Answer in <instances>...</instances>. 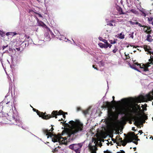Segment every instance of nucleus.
<instances>
[{
    "instance_id": "nucleus-1",
    "label": "nucleus",
    "mask_w": 153,
    "mask_h": 153,
    "mask_svg": "<svg viewBox=\"0 0 153 153\" xmlns=\"http://www.w3.org/2000/svg\"><path fill=\"white\" fill-rule=\"evenodd\" d=\"M68 123H66L67 126L69 128L66 132L67 137H63L53 134L51 133V131L54 129L53 128L49 130L43 129V131L47 136V138L50 137L54 143L57 142L59 145H66L68 142L73 141L76 139L79 133L85 131L83 124L79 120H76L75 121L72 120L69 121Z\"/></svg>"
},
{
    "instance_id": "nucleus-2",
    "label": "nucleus",
    "mask_w": 153,
    "mask_h": 153,
    "mask_svg": "<svg viewBox=\"0 0 153 153\" xmlns=\"http://www.w3.org/2000/svg\"><path fill=\"white\" fill-rule=\"evenodd\" d=\"M149 62L145 65L143 64L142 67L137 62H134V65H131L129 63V66L131 68L141 72L144 74L147 75L148 74L147 72L149 71V69L153 68V61L151 59H149Z\"/></svg>"
},
{
    "instance_id": "nucleus-3",
    "label": "nucleus",
    "mask_w": 153,
    "mask_h": 153,
    "mask_svg": "<svg viewBox=\"0 0 153 153\" xmlns=\"http://www.w3.org/2000/svg\"><path fill=\"white\" fill-rule=\"evenodd\" d=\"M34 111H36L37 113V115L39 116L40 117H41L42 118L44 119H48L51 118V117H55L56 118L57 117L56 116L57 115H62L63 117L65 118V114H67V113L66 112L65 114H64L65 112L62 110H60L59 111H54L52 113V115L48 114V115H45L44 114L43 112H41L39 111L38 110H36L35 108L33 109Z\"/></svg>"
},
{
    "instance_id": "nucleus-4",
    "label": "nucleus",
    "mask_w": 153,
    "mask_h": 153,
    "mask_svg": "<svg viewBox=\"0 0 153 153\" xmlns=\"http://www.w3.org/2000/svg\"><path fill=\"white\" fill-rule=\"evenodd\" d=\"M84 143V142L72 144L69 146V148L74 150L76 153H80L81 148Z\"/></svg>"
},
{
    "instance_id": "nucleus-5",
    "label": "nucleus",
    "mask_w": 153,
    "mask_h": 153,
    "mask_svg": "<svg viewBox=\"0 0 153 153\" xmlns=\"http://www.w3.org/2000/svg\"><path fill=\"white\" fill-rule=\"evenodd\" d=\"M13 120L15 121L16 122V123H15V125L21 127L23 129H25L23 126H21L22 125L21 122L19 120L18 117L16 116V114H14V113H13V114L12 115V118L11 120L12 121Z\"/></svg>"
},
{
    "instance_id": "nucleus-6",
    "label": "nucleus",
    "mask_w": 153,
    "mask_h": 153,
    "mask_svg": "<svg viewBox=\"0 0 153 153\" xmlns=\"http://www.w3.org/2000/svg\"><path fill=\"white\" fill-rule=\"evenodd\" d=\"M145 122V121L143 119L141 118H139L136 119L134 122V124L135 125H143Z\"/></svg>"
},
{
    "instance_id": "nucleus-7",
    "label": "nucleus",
    "mask_w": 153,
    "mask_h": 153,
    "mask_svg": "<svg viewBox=\"0 0 153 153\" xmlns=\"http://www.w3.org/2000/svg\"><path fill=\"white\" fill-rule=\"evenodd\" d=\"M139 11L140 12L141 15L144 17H146L149 14L148 11H146L145 9H143V8H141L139 9Z\"/></svg>"
},
{
    "instance_id": "nucleus-8",
    "label": "nucleus",
    "mask_w": 153,
    "mask_h": 153,
    "mask_svg": "<svg viewBox=\"0 0 153 153\" xmlns=\"http://www.w3.org/2000/svg\"><path fill=\"white\" fill-rule=\"evenodd\" d=\"M89 148L91 153H97L96 151L97 150V148L96 146H89Z\"/></svg>"
},
{
    "instance_id": "nucleus-9",
    "label": "nucleus",
    "mask_w": 153,
    "mask_h": 153,
    "mask_svg": "<svg viewBox=\"0 0 153 153\" xmlns=\"http://www.w3.org/2000/svg\"><path fill=\"white\" fill-rule=\"evenodd\" d=\"M116 114L117 116L119 115L123 116L125 114L124 110L122 108H119L118 109L116 112Z\"/></svg>"
},
{
    "instance_id": "nucleus-10",
    "label": "nucleus",
    "mask_w": 153,
    "mask_h": 153,
    "mask_svg": "<svg viewBox=\"0 0 153 153\" xmlns=\"http://www.w3.org/2000/svg\"><path fill=\"white\" fill-rule=\"evenodd\" d=\"M152 97V96L150 94H147L145 96H144L143 98V99L145 101L148 100L151 101Z\"/></svg>"
},
{
    "instance_id": "nucleus-11",
    "label": "nucleus",
    "mask_w": 153,
    "mask_h": 153,
    "mask_svg": "<svg viewBox=\"0 0 153 153\" xmlns=\"http://www.w3.org/2000/svg\"><path fill=\"white\" fill-rule=\"evenodd\" d=\"M91 107H89L88 109H87L86 110L82 111V113L85 116H86L87 115L89 114H90L89 111L91 108Z\"/></svg>"
},
{
    "instance_id": "nucleus-12",
    "label": "nucleus",
    "mask_w": 153,
    "mask_h": 153,
    "mask_svg": "<svg viewBox=\"0 0 153 153\" xmlns=\"http://www.w3.org/2000/svg\"><path fill=\"white\" fill-rule=\"evenodd\" d=\"M25 39L27 42H28V45L29 44H32L33 42L32 39L29 36L26 37Z\"/></svg>"
},
{
    "instance_id": "nucleus-13",
    "label": "nucleus",
    "mask_w": 153,
    "mask_h": 153,
    "mask_svg": "<svg viewBox=\"0 0 153 153\" xmlns=\"http://www.w3.org/2000/svg\"><path fill=\"white\" fill-rule=\"evenodd\" d=\"M117 10L119 12L120 14H126V13L123 12L122 8L120 7H119L118 8H117Z\"/></svg>"
},
{
    "instance_id": "nucleus-14",
    "label": "nucleus",
    "mask_w": 153,
    "mask_h": 153,
    "mask_svg": "<svg viewBox=\"0 0 153 153\" xmlns=\"http://www.w3.org/2000/svg\"><path fill=\"white\" fill-rule=\"evenodd\" d=\"M45 40L47 41H50L51 39L49 36V34L48 33H46L45 34Z\"/></svg>"
},
{
    "instance_id": "nucleus-15",
    "label": "nucleus",
    "mask_w": 153,
    "mask_h": 153,
    "mask_svg": "<svg viewBox=\"0 0 153 153\" xmlns=\"http://www.w3.org/2000/svg\"><path fill=\"white\" fill-rule=\"evenodd\" d=\"M151 37V36L150 34L148 35L147 36L146 40L149 42H152L153 39H152Z\"/></svg>"
},
{
    "instance_id": "nucleus-16",
    "label": "nucleus",
    "mask_w": 153,
    "mask_h": 153,
    "mask_svg": "<svg viewBox=\"0 0 153 153\" xmlns=\"http://www.w3.org/2000/svg\"><path fill=\"white\" fill-rule=\"evenodd\" d=\"M98 38L100 41H102L105 43H107L108 41L106 39H103L102 37H99Z\"/></svg>"
},
{
    "instance_id": "nucleus-17",
    "label": "nucleus",
    "mask_w": 153,
    "mask_h": 153,
    "mask_svg": "<svg viewBox=\"0 0 153 153\" xmlns=\"http://www.w3.org/2000/svg\"><path fill=\"white\" fill-rule=\"evenodd\" d=\"M144 28H147V30L148 31V33H151V27H147V26H144Z\"/></svg>"
},
{
    "instance_id": "nucleus-18",
    "label": "nucleus",
    "mask_w": 153,
    "mask_h": 153,
    "mask_svg": "<svg viewBox=\"0 0 153 153\" xmlns=\"http://www.w3.org/2000/svg\"><path fill=\"white\" fill-rule=\"evenodd\" d=\"M38 24L39 26L43 27L46 26L45 24L42 21L39 22L38 23Z\"/></svg>"
},
{
    "instance_id": "nucleus-19",
    "label": "nucleus",
    "mask_w": 153,
    "mask_h": 153,
    "mask_svg": "<svg viewBox=\"0 0 153 153\" xmlns=\"http://www.w3.org/2000/svg\"><path fill=\"white\" fill-rule=\"evenodd\" d=\"M119 38L120 39H123L124 38V35L122 34V33H121L119 35Z\"/></svg>"
},
{
    "instance_id": "nucleus-20",
    "label": "nucleus",
    "mask_w": 153,
    "mask_h": 153,
    "mask_svg": "<svg viewBox=\"0 0 153 153\" xmlns=\"http://www.w3.org/2000/svg\"><path fill=\"white\" fill-rule=\"evenodd\" d=\"M130 11L135 14H137L138 13V11L134 9H131Z\"/></svg>"
},
{
    "instance_id": "nucleus-21",
    "label": "nucleus",
    "mask_w": 153,
    "mask_h": 153,
    "mask_svg": "<svg viewBox=\"0 0 153 153\" xmlns=\"http://www.w3.org/2000/svg\"><path fill=\"white\" fill-rule=\"evenodd\" d=\"M67 39V40H68L70 43H71V42L68 39H67L65 37H64V36H62L61 38H59V40H63V39Z\"/></svg>"
},
{
    "instance_id": "nucleus-22",
    "label": "nucleus",
    "mask_w": 153,
    "mask_h": 153,
    "mask_svg": "<svg viewBox=\"0 0 153 153\" xmlns=\"http://www.w3.org/2000/svg\"><path fill=\"white\" fill-rule=\"evenodd\" d=\"M5 33L4 32L0 30V35L1 37H3L5 36Z\"/></svg>"
},
{
    "instance_id": "nucleus-23",
    "label": "nucleus",
    "mask_w": 153,
    "mask_h": 153,
    "mask_svg": "<svg viewBox=\"0 0 153 153\" xmlns=\"http://www.w3.org/2000/svg\"><path fill=\"white\" fill-rule=\"evenodd\" d=\"M153 18L152 17H150L148 18V20L149 21V22L150 24V23L153 20Z\"/></svg>"
},
{
    "instance_id": "nucleus-24",
    "label": "nucleus",
    "mask_w": 153,
    "mask_h": 153,
    "mask_svg": "<svg viewBox=\"0 0 153 153\" xmlns=\"http://www.w3.org/2000/svg\"><path fill=\"white\" fill-rule=\"evenodd\" d=\"M108 47V46L107 45V43L103 44L102 48H106Z\"/></svg>"
},
{
    "instance_id": "nucleus-25",
    "label": "nucleus",
    "mask_w": 153,
    "mask_h": 153,
    "mask_svg": "<svg viewBox=\"0 0 153 153\" xmlns=\"http://www.w3.org/2000/svg\"><path fill=\"white\" fill-rule=\"evenodd\" d=\"M129 22L132 25H136V22H133L131 21H129Z\"/></svg>"
},
{
    "instance_id": "nucleus-26",
    "label": "nucleus",
    "mask_w": 153,
    "mask_h": 153,
    "mask_svg": "<svg viewBox=\"0 0 153 153\" xmlns=\"http://www.w3.org/2000/svg\"><path fill=\"white\" fill-rule=\"evenodd\" d=\"M6 35L7 36H8L9 35L12 36L13 34L12 33V32H7L6 33Z\"/></svg>"
},
{
    "instance_id": "nucleus-27",
    "label": "nucleus",
    "mask_w": 153,
    "mask_h": 153,
    "mask_svg": "<svg viewBox=\"0 0 153 153\" xmlns=\"http://www.w3.org/2000/svg\"><path fill=\"white\" fill-rule=\"evenodd\" d=\"M110 42L111 44H114L116 43V42L115 40L113 41L112 40H110L109 41Z\"/></svg>"
},
{
    "instance_id": "nucleus-28",
    "label": "nucleus",
    "mask_w": 153,
    "mask_h": 153,
    "mask_svg": "<svg viewBox=\"0 0 153 153\" xmlns=\"http://www.w3.org/2000/svg\"><path fill=\"white\" fill-rule=\"evenodd\" d=\"M136 25H138L139 26H140V27H144V25H141L138 22H136Z\"/></svg>"
},
{
    "instance_id": "nucleus-29",
    "label": "nucleus",
    "mask_w": 153,
    "mask_h": 153,
    "mask_svg": "<svg viewBox=\"0 0 153 153\" xmlns=\"http://www.w3.org/2000/svg\"><path fill=\"white\" fill-rule=\"evenodd\" d=\"M134 33L133 32H132L131 33L129 34V35L130 36V37L132 39H133V38H134V36H133Z\"/></svg>"
},
{
    "instance_id": "nucleus-30",
    "label": "nucleus",
    "mask_w": 153,
    "mask_h": 153,
    "mask_svg": "<svg viewBox=\"0 0 153 153\" xmlns=\"http://www.w3.org/2000/svg\"><path fill=\"white\" fill-rule=\"evenodd\" d=\"M116 47L115 46H114L115 49L113 50L112 51L114 53H115L117 50V49H116Z\"/></svg>"
},
{
    "instance_id": "nucleus-31",
    "label": "nucleus",
    "mask_w": 153,
    "mask_h": 153,
    "mask_svg": "<svg viewBox=\"0 0 153 153\" xmlns=\"http://www.w3.org/2000/svg\"><path fill=\"white\" fill-rule=\"evenodd\" d=\"M98 45L100 46V47L101 48H102L103 46V43H99L98 44Z\"/></svg>"
},
{
    "instance_id": "nucleus-32",
    "label": "nucleus",
    "mask_w": 153,
    "mask_h": 153,
    "mask_svg": "<svg viewBox=\"0 0 153 153\" xmlns=\"http://www.w3.org/2000/svg\"><path fill=\"white\" fill-rule=\"evenodd\" d=\"M100 66H103L104 65V63L102 61H101L100 62Z\"/></svg>"
},
{
    "instance_id": "nucleus-33",
    "label": "nucleus",
    "mask_w": 153,
    "mask_h": 153,
    "mask_svg": "<svg viewBox=\"0 0 153 153\" xmlns=\"http://www.w3.org/2000/svg\"><path fill=\"white\" fill-rule=\"evenodd\" d=\"M107 25L110 26H113V24L111 22H109L108 23H107Z\"/></svg>"
},
{
    "instance_id": "nucleus-34",
    "label": "nucleus",
    "mask_w": 153,
    "mask_h": 153,
    "mask_svg": "<svg viewBox=\"0 0 153 153\" xmlns=\"http://www.w3.org/2000/svg\"><path fill=\"white\" fill-rule=\"evenodd\" d=\"M50 34L52 36V37H54V35L53 32L51 31H50Z\"/></svg>"
},
{
    "instance_id": "nucleus-35",
    "label": "nucleus",
    "mask_w": 153,
    "mask_h": 153,
    "mask_svg": "<svg viewBox=\"0 0 153 153\" xmlns=\"http://www.w3.org/2000/svg\"><path fill=\"white\" fill-rule=\"evenodd\" d=\"M8 46V45H7L6 46H3L2 47V50H4L5 48L7 47Z\"/></svg>"
},
{
    "instance_id": "nucleus-36",
    "label": "nucleus",
    "mask_w": 153,
    "mask_h": 153,
    "mask_svg": "<svg viewBox=\"0 0 153 153\" xmlns=\"http://www.w3.org/2000/svg\"><path fill=\"white\" fill-rule=\"evenodd\" d=\"M117 153H125V152L123 150H121L120 152H117Z\"/></svg>"
},
{
    "instance_id": "nucleus-37",
    "label": "nucleus",
    "mask_w": 153,
    "mask_h": 153,
    "mask_svg": "<svg viewBox=\"0 0 153 153\" xmlns=\"http://www.w3.org/2000/svg\"><path fill=\"white\" fill-rule=\"evenodd\" d=\"M12 36H14V35H16L17 34V33L15 32H12Z\"/></svg>"
},
{
    "instance_id": "nucleus-38",
    "label": "nucleus",
    "mask_w": 153,
    "mask_h": 153,
    "mask_svg": "<svg viewBox=\"0 0 153 153\" xmlns=\"http://www.w3.org/2000/svg\"><path fill=\"white\" fill-rule=\"evenodd\" d=\"M125 56H126V59H128L130 58L129 56V55L128 54L127 55H126V53H125Z\"/></svg>"
},
{
    "instance_id": "nucleus-39",
    "label": "nucleus",
    "mask_w": 153,
    "mask_h": 153,
    "mask_svg": "<svg viewBox=\"0 0 153 153\" xmlns=\"http://www.w3.org/2000/svg\"><path fill=\"white\" fill-rule=\"evenodd\" d=\"M127 143H131V142H132V141L130 139H128L127 140Z\"/></svg>"
},
{
    "instance_id": "nucleus-40",
    "label": "nucleus",
    "mask_w": 153,
    "mask_h": 153,
    "mask_svg": "<svg viewBox=\"0 0 153 153\" xmlns=\"http://www.w3.org/2000/svg\"><path fill=\"white\" fill-rule=\"evenodd\" d=\"M107 45L108 46V47H109L110 48H111V46H112V45H111L108 42L107 43Z\"/></svg>"
},
{
    "instance_id": "nucleus-41",
    "label": "nucleus",
    "mask_w": 153,
    "mask_h": 153,
    "mask_svg": "<svg viewBox=\"0 0 153 153\" xmlns=\"http://www.w3.org/2000/svg\"><path fill=\"white\" fill-rule=\"evenodd\" d=\"M133 137H135V138H137V135H136L135 134V133H134V134L133 135Z\"/></svg>"
},
{
    "instance_id": "nucleus-42",
    "label": "nucleus",
    "mask_w": 153,
    "mask_h": 153,
    "mask_svg": "<svg viewBox=\"0 0 153 153\" xmlns=\"http://www.w3.org/2000/svg\"><path fill=\"white\" fill-rule=\"evenodd\" d=\"M30 133L33 135V136H34V137H36L38 139H39V138L38 137L36 136L35 135H34V134H33Z\"/></svg>"
},
{
    "instance_id": "nucleus-43",
    "label": "nucleus",
    "mask_w": 153,
    "mask_h": 153,
    "mask_svg": "<svg viewBox=\"0 0 153 153\" xmlns=\"http://www.w3.org/2000/svg\"><path fill=\"white\" fill-rule=\"evenodd\" d=\"M37 14L39 16V17H42L41 14L39 13H37Z\"/></svg>"
},
{
    "instance_id": "nucleus-44",
    "label": "nucleus",
    "mask_w": 153,
    "mask_h": 153,
    "mask_svg": "<svg viewBox=\"0 0 153 153\" xmlns=\"http://www.w3.org/2000/svg\"><path fill=\"white\" fill-rule=\"evenodd\" d=\"M149 53L150 54H152V55H153V51H149Z\"/></svg>"
},
{
    "instance_id": "nucleus-45",
    "label": "nucleus",
    "mask_w": 153,
    "mask_h": 153,
    "mask_svg": "<svg viewBox=\"0 0 153 153\" xmlns=\"http://www.w3.org/2000/svg\"><path fill=\"white\" fill-rule=\"evenodd\" d=\"M126 143L124 142L123 143L122 145L124 146H125L126 145Z\"/></svg>"
},
{
    "instance_id": "nucleus-46",
    "label": "nucleus",
    "mask_w": 153,
    "mask_h": 153,
    "mask_svg": "<svg viewBox=\"0 0 153 153\" xmlns=\"http://www.w3.org/2000/svg\"><path fill=\"white\" fill-rule=\"evenodd\" d=\"M137 107H138V109L139 110H140L141 109V107H140V105H137Z\"/></svg>"
},
{
    "instance_id": "nucleus-47",
    "label": "nucleus",
    "mask_w": 153,
    "mask_h": 153,
    "mask_svg": "<svg viewBox=\"0 0 153 153\" xmlns=\"http://www.w3.org/2000/svg\"><path fill=\"white\" fill-rule=\"evenodd\" d=\"M93 68H94V69H96L97 70H98L97 68V67H95L94 65H93Z\"/></svg>"
},
{
    "instance_id": "nucleus-48",
    "label": "nucleus",
    "mask_w": 153,
    "mask_h": 153,
    "mask_svg": "<svg viewBox=\"0 0 153 153\" xmlns=\"http://www.w3.org/2000/svg\"><path fill=\"white\" fill-rule=\"evenodd\" d=\"M132 142L133 143L135 144L136 145L137 144H138V142H135V141H133Z\"/></svg>"
},
{
    "instance_id": "nucleus-49",
    "label": "nucleus",
    "mask_w": 153,
    "mask_h": 153,
    "mask_svg": "<svg viewBox=\"0 0 153 153\" xmlns=\"http://www.w3.org/2000/svg\"><path fill=\"white\" fill-rule=\"evenodd\" d=\"M81 109V108L80 107H78L77 108V110L78 111H79Z\"/></svg>"
},
{
    "instance_id": "nucleus-50",
    "label": "nucleus",
    "mask_w": 153,
    "mask_h": 153,
    "mask_svg": "<svg viewBox=\"0 0 153 153\" xmlns=\"http://www.w3.org/2000/svg\"><path fill=\"white\" fill-rule=\"evenodd\" d=\"M121 100L123 102H125V99H122Z\"/></svg>"
},
{
    "instance_id": "nucleus-51",
    "label": "nucleus",
    "mask_w": 153,
    "mask_h": 153,
    "mask_svg": "<svg viewBox=\"0 0 153 153\" xmlns=\"http://www.w3.org/2000/svg\"><path fill=\"white\" fill-rule=\"evenodd\" d=\"M139 133H140V134H142V133H143V132H142V130H140L139 131Z\"/></svg>"
},
{
    "instance_id": "nucleus-52",
    "label": "nucleus",
    "mask_w": 153,
    "mask_h": 153,
    "mask_svg": "<svg viewBox=\"0 0 153 153\" xmlns=\"http://www.w3.org/2000/svg\"><path fill=\"white\" fill-rule=\"evenodd\" d=\"M144 30L145 32H146V33H148V31L147 30V29H145V28H144Z\"/></svg>"
},
{
    "instance_id": "nucleus-53",
    "label": "nucleus",
    "mask_w": 153,
    "mask_h": 153,
    "mask_svg": "<svg viewBox=\"0 0 153 153\" xmlns=\"http://www.w3.org/2000/svg\"><path fill=\"white\" fill-rule=\"evenodd\" d=\"M16 49L18 51H19L20 50V49L19 48H16Z\"/></svg>"
},
{
    "instance_id": "nucleus-54",
    "label": "nucleus",
    "mask_w": 153,
    "mask_h": 153,
    "mask_svg": "<svg viewBox=\"0 0 153 153\" xmlns=\"http://www.w3.org/2000/svg\"><path fill=\"white\" fill-rule=\"evenodd\" d=\"M9 56H10L11 57V59L12 60L13 59V57L12 56V55H9Z\"/></svg>"
},
{
    "instance_id": "nucleus-55",
    "label": "nucleus",
    "mask_w": 153,
    "mask_h": 153,
    "mask_svg": "<svg viewBox=\"0 0 153 153\" xmlns=\"http://www.w3.org/2000/svg\"><path fill=\"white\" fill-rule=\"evenodd\" d=\"M135 127H132V130L133 131H135Z\"/></svg>"
},
{
    "instance_id": "nucleus-56",
    "label": "nucleus",
    "mask_w": 153,
    "mask_h": 153,
    "mask_svg": "<svg viewBox=\"0 0 153 153\" xmlns=\"http://www.w3.org/2000/svg\"><path fill=\"white\" fill-rule=\"evenodd\" d=\"M150 24H151L153 25V20L150 23Z\"/></svg>"
},
{
    "instance_id": "nucleus-57",
    "label": "nucleus",
    "mask_w": 153,
    "mask_h": 153,
    "mask_svg": "<svg viewBox=\"0 0 153 153\" xmlns=\"http://www.w3.org/2000/svg\"><path fill=\"white\" fill-rule=\"evenodd\" d=\"M102 107L103 108H106V105H103Z\"/></svg>"
},
{
    "instance_id": "nucleus-58",
    "label": "nucleus",
    "mask_w": 153,
    "mask_h": 153,
    "mask_svg": "<svg viewBox=\"0 0 153 153\" xmlns=\"http://www.w3.org/2000/svg\"><path fill=\"white\" fill-rule=\"evenodd\" d=\"M105 153H111L109 151H107V152H106L105 153Z\"/></svg>"
},
{
    "instance_id": "nucleus-59",
    "label": "nucleus",
    "mask_w": 153,
    "mask_h": 153,
    "mask_svg": "<svg viewBox=\"0 0 153 153\" xmlns=\"http://www.w3.org/2000/svg\"><path fill=\"white\" fill-rule=\"evenodd\" d=\"M72 40L74 42V43L76 45H77L75 43V42L74 41V40L73 39H72Z\"/></svg>"
},
{
    "instance_id": "nucleus-60",
    "label": "nucleus",
    "mask_w": 153,
    "mask_h": 153,
    "mask_svg": "<svg viewBox=\"0 0 153 153\" xmlns=\"http://www.w3.org/2000/svg\"><path fill=\"white\" fill-rule=\"evenodd\" d=\"M133 149H134V150L135 151L136 150V148L135 147H134L133 148Z\"/></svg>"
},
{
    "instance_id": "nucleus-61",
    "label": "nucleus",
    "mask_w": 153,
    "mask_h": 153,
    "mask_svg": "<svg viewBox=\"0 0 153 153\" xmlns=\"http://www.w3.org/2000/svg\"><path fill=\"white\" fill-rule=\"evenodd\" d=\"M112 98H113V100H114V99L115 98V97H114V96H113L112 97Z\"/></svg>"
},
{
    "instance_id": "nucleus-62",
    "label": "nucleus",
    "mask_w": 153,
    "mask_h": 153,
    "mask_svg": "<svg viewBox=\"0 0 153 153\" xmlns=\"http://www.w3.org/2000/svg\"><path fill=\"white\" fill-rule=\"evenodd\" d=\"M150 57H151V58H153V56H152V55H151V56H150Z\"/></svg>"
},
{
    "instance_id": "nucleus-63",
    "label": "nucleus",
    "mask_w": 153,
    "mask_h": 153,
    "mask_svg": "<svg viewBox=\"0 0 153 153\" xmlns=\"http://www.w3.org/2000/svg\"><path fill=\"white\" fill-rule=\"evenodd\" d=\"M9 102H10V101H9V102L8 101V102H7L6 103V104H8Z\"/></svg>"
},
{
    "instance_id": "nucleus-64",
    "label": "nucleus",
    "mask_w": 153,
    "mask_h": 153,
    "mask_svg": "<svg viewBox=\"0 0 153 153\" xmlns=\"http://www.w3.org/2000/svg\"><path fill=\"white\" fill-rule=\"evenodd\" d=\"M56 149H57V148H55V149H54L55 151H56Z\"/></svg>"
}]
</instances>
